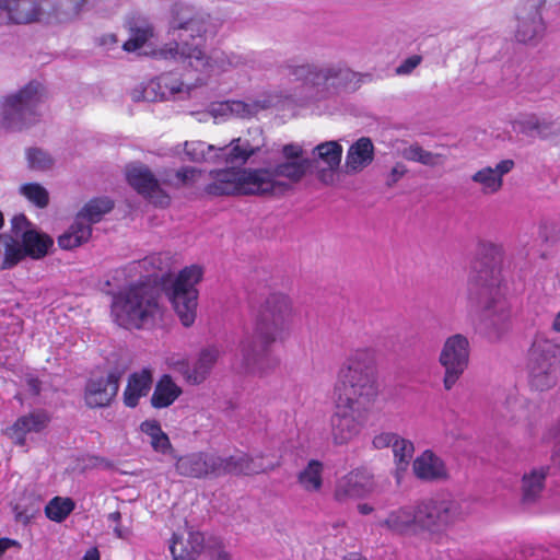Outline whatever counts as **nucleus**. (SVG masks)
Segmentation results:
<instances>
[{"mask_svg":"<svg viewBox=\"0 0 560 560\" xmlns=\"http://www.w3.org/2000/svg\"><path fill=\"white\" fill-rule=\"evenodd\" d=\"M421 62V57L413 55L404 60L397 68L396 73L399 75H406L411 73Z\"/></svg>","mask_w":560,"mask_h":560,"instance_id":"nucleus-52","label":"nucleus"},{"mask_svg":"<svg viewBox=\"0 0 560 560\" xmlns=\"http://www.w3.org/2000/svg\"><path fill=\"white\" fill-rule=\"evenodd\" d=\"M221 27L222 22L218 18L189 7H179L171 22V28L177 32L178 42L163 47L159 55L186 66L190 62L189 54L186 52H191L195 47L203 49L205 44L213 39Z\"/></svg>","mask_w":560,"mask_h":560,"instance_id":"nucleus-3","label":"nucleus"},{"mask_svg":"<svg viewBox=\"0 0 560 560\" xmlns=\"http://www.w3.org/2000/svg\"><path fill=\"white\" fill-rule=\"evenodd\" d=\"M92 234V228L89 223L75 217L71 226L58 237V244L63 249H73L88 242Z\"/></svg>","mask_w":560,"mask_h":560,"instance_id":"nucleus-37","label":"nucleus"},{"mask_svg":"<svg viewBox=\"0 0 560 560\" xmlns=\"http://www.w3.org/2000/svg\"><path fill=\"white\" fill-rule=\"evenodd\" d=\"M420 530L438 533L446 529L460 518V509L455 501L430 500L418 504Z\"/></svg>","mask_w":560,"mask_h":560,"instance_id":"nucleus-11","label":"nucleus"},{"mask_svg":"<svg viewBox=\"0 0 560 560\" xmlns=\"http://www.w3.org/2000/svg\"><path fill=\"white\" fill-rule=\"evenodd\" d=\"M276 463H269L268 465H252L250 456L232 455L223 457V476L224 475H255L266 472L275 469Z\"/></svg>","mask_w":560,"mask_h":560,"instance_id":"nucleus-33","label":"nucleus"},{"mask_svg":"<svg viewBox=\"0 0 560 560\" xmlns=\"http://www.w3.org/2000/svg\"><path fill=\"white\" fill-rule=\"evenodd\" d=\"M373 506L366 504V503H360L358 505V511L362 514V515H368V514H371L373 512Z\"/></svg>","mask_w":560,"mask_h":560,"instance_id":"nucleus-63","label":"nucleus"},{"mask_svg":"<svg viewBox=\"0 0 560 560\" xmlns=\"http://www.w3.org/2000/svg\"><path fill=\"white\" fill-rule=\"evenodd\" d=\"M271 105H273L271 100L254 101L252 103H245L242 101L218 103L213 104L209 112L203 113L199 120L206 121L208 116L213 117L215 121L229 117L246 118L255 115L260 109L270 107Z\"/></svg>","mask_w":560,"mask_h":560,"instance_id":"nucleus-20","label":"nucleus"},{"mask_svg":"<svg viewBox=\"0 0 560 560\" xmlns=\"http://www.w3.org/2000/svg\"><path fill=\"white\" fill-rule=\"evenodd\" d=\"M221 355L222 351L220 347L209 345L198 351L191 363L182 359L173 361L171 366L178 372L188 384L200 385L210 376Z\"/></svg>","mask_w":560,"mask_h":560,"instance_id":"nucleus-13","label":"nucleus"},{"mask_svg":"<svg viewBox=\"0 0 560 560\" xmlns=\"http://www.w3.org/2000/svg\"><path fill=\"white\" fill-rule=\"evenodd\" d=\"M374 487L372 475L365 469H355L341 477L335 489V499L345 502L362 498L372 492Z\"/></svg>","mask_w":560,"mask_h":560,"instance_id":"nucleus-18","label":"nucleus"},{"mask_svg":"<svg viewBox=\"0 0 560 560\" xmlns=\"http://www.w3.org/2000/svg\"><path fill=\"white\" fill-rule=\"evenodd\" d=\"M485 247L490 252L492 253L493 255L495 256H501L502 253H503V249L501 246L499 245H495V244H492V243H488V244H485Z\"/></svg>","mask_w":560,"mask_h":560,"instance_id":"nucleus-62","label":"nucleus"},{"mask_svg":"<svg viewBox=\"0 0 560 560\" xmlns=\"http://www.w3.org/2000/svg\"><path fill=\"white\" fill-rule=\"evenodd\" d=\"M152 372L143 369L129 376L127 387L124 392V402L128 407H136L139 399L147 396L152 386Z\"/></svg>","mask_w":560,"mask_h":560,"instance_id":"nucleus-31","label":"nucleus"},{"mask_svg":"<svg viewBox=\"0 0 560 560\" xmlns=\"http://www.w3.org/2000/svg\"><path fill=\"white\" fill-rule=\"evenodd\" d=\"M558 345L548 339H538L530 351V375L533 385L545 390L556 384L552 369L558 351Z\"/></svg>","mask_w":560,"mask_h":560,"instance_id":"nucleus-12","label":"nucleus"},{"mask_svg":"<svg viewBox=\"0 0 560 560\" xmlns=\"http://www.w3.org/2000/svg\"><path fill=\"white\" fill-rule=\"evenodd\" d=\"M547 476V468L538 467L533 468L528 474H525L522 479V500L525 503H532L540 495L545 478Z\"/></svg>","mask_w":560,"mask_h":560,"instance_id":"nucleus-38","label":"nucleus"},{"mask_svg":"<svg viewBox=\"0 0 560 560\" xmlns=\"http://www.w3.org/2000/svg\"><path fill=\"white\" fill-rule=\"evenodd\" d=\"M19 191L23 197L38 208H45L49 202V194L47 189L38 183L23 184L20 186Z\"/></svg>","mask_w":560,"mask_h":560,"instance_id":"nucleus-46","label":"nucleus"},{"mask_svg":"<svg viewBox=\"0 0 560 560\" xmlns=\"http://www.w3.org/2000/svg\"><path fill=\"white\" fill-rule=\"evenodd\" d=\"M44 98V88L38 82H30L16 93L5 96L0 103V126L20 130L31 125L36 120L37 107Z\"/></svg>","mask_w":560,"mask_h":560,"instance_id":"nucleus-8","label":"nucleus"},{"mask_svg":"<svg viewBox=\"0 0 560 560\" xmlns=\"http://www.w3.org/2000/svg\"><path fill=\"white\" fill-rule=\"evenodd\" d=\"M0 255L2 269H11L27 257L22 240L8 233L0 234Z\"/></svg>","mask_w":560,"mask_h":560,"instance_id":"nucleus-35","label":"nucleus"},{"mask_svg":"<svg viewBox=\"0 0 560 560\" xmlns=\"http://www.w3.org/2000/svg\"><path fill=\"white\" fill-rule=\"evenodd\" d=\"M12 232L14 233L15 237H20L23 234L24 231L31 230L30 225L31 223L27 221L26 217L24 214H18L14 215L12 221Z\"/></svg>","mask_w":560,"mask_h":560,"instance_id":"nucleus-53","label":"nucleus"},{"mask_svg":"<svg viewBox=\"0 0 560 560\" xmlns=\"http://www.w3.org/2000/svg\"><path fill=\"white\" fill-rule=\"evenodd\" d=\"M514 161L506 159L498 162L494 166H485L471 175L475 183L483 195H494L503 186V177L514 168Z\"/></svg>","mask_w":560,"mask_h":560,"instance_id":"nucleus-21","label":"nucleus"},{"mask_svg":"<svg viewBox=\"0 0 560 560\" xmlns=\"http://www.w3.org/2000/svg\"><path fill=\"white\" fill-rule=\"evenodd\" d=\"M100 559H101V556H100L97 548H90L83 557V560H100Z\"/></svg>","mask_w":560,"mask_h":560,"instance_id":"nucleus-61","label":"nucleus"},{"mask_svg":"<svg viewBox=\"0 0 560 560\" xmlns=\"http://www.w3.org/2000/svg\"><path fill=\"white\" fill-rule=\"evenodd\" d=\"M140 429L150 438V444L155 452L166 454L172 448L167 434L162 431L158 421L147 420L141 423Z\"/></svg>","mask_w":560,"mask_h":560,"instance_id":"nucleus-42","label":"nucleus"},{"mask_svg":"<svg viewBox=\"0 0 560 560\" xmlns=\"http://www.w3.org/2000/svg\"><path fill=\"white\" fill-rule=\"evenodd\" d=\"M154 85L161 90V98H167L176 94L188 93L192 86V84L188 82L185 83L177 81L171 74H162L158 78L155 83H151L152 89Z\"/></svg>","mask_w":560,"mask_h":560,"instance_id":"nucleus-45","label":"nucleus"},{"mask_svg":"<svg viewBox=\"0 0 560 560\" xmlns=\"http://www.w3.org/2000/svg\"><path fill=\"white\" fill-rule=\"evenodd\" d=\"M412 470L418 479L424 481H440L448 477L443 459L430 450L416 457L412 463Z\"/></svg>","mask_w":560,"mask_h":560,"instance_id":"nucleus-26","label":"nucleus"},{"mask_svg":"<svg viewBox=\"0 0 560 560\" xmlns=\"http://www.w3.org/2000/svg\"><path fill=\"white\" fill-rule=\"evenodd\" d=\"M282 152L285 158V161L303 160L302 159L303 150L298 144H287L283 147Z\"/></svg>","mask_w":560,"mask_h":560,"instance_id":"nucleus-57","label":"nucleus"},{"mask_svg":"<svg viewBox=\"0 0 560 560\" xmlns=\"http://www.w3.org/2000/svg\"><path fill=\"white\" fill-rule=\"evenodd\" d=\"M374 160V144L368 137H361L347 151L345 170L347 174H357Z\"/></svg>","mask_w":560,"mask_h":560,"instance_id":"nucleus-28","label":"nucleus"},{"mask_svg":"<svg viewBox=\"0 0 560 560\" xmlns=\"http://www.w3.org/2000/svg\"><path fill=\"white\" fill-rule=\"evenodd\" d=\"M21 240L26 256L36 260L44 258L54 244V240L49 235L35 229L24 231L21 235Z\"/></svg>","mask_w":560,"mask_h":560,"instance_id":"nucleus-36","label":"nucleus"},{"mask_svg":"<svg viewBox=\"0 0 560 560\" xmlns=\"http://www.w3.org/2000/svg\"><path fill=\"white\" fill-rule=\"evenodd\" d=\"M202 268L196 265L183 269L172 287L168 289V296L172 305L186 327L195 323L198 306V291L196 284L202 278Z\"/></svg>","mask_w":560,"mask_h":560,"instance_id":"nucleus-9","label":"nucleus"},{"mask_svg":"<svg viewBox=\"0 0 560 560\" xmlns=\"http://www.w3.org/2000/svg\"><path fill=\"white\" fill-rule=\"evenodd\" d=\"M153 36V28L145 24L132 30L130 38L124 43L122 48L128 52L140 49Z\"/></svg>","mask_w":560,"mask_h":560,"instance_id":"nucleus-48","label":"nucleus"},{"mask_svg":"<svg viewBox=\"0 0 560 560\" xmlns=\"http://www.w3.org/2000/svg\"><path fill=\"white\" fill-rule=\"evenodd\" d=\"M294 316L289 296L276 293L264 301L255 316L253 336L243 338L238 345L242 365L248 373H266L269 348L290 336Z\"/></svg>","mask_w":560,"mask_h":560,"instance_id":"nucleus-2","label":"nucleus"},{"mask_svg":"<svg viewBox=\"0 0 560 560\" xmlns=\"http://www.w3.org/2000/svg\"><path fill=\"white\" fill-rule=\"evenodd\" d=\"M323 464L312 459L298 475L299 485L307 492H318L323 486Z\"/></svg>","mask_w":560,"mask_h":560,"instance_id":"nucleus-40","label":"nucleus"},{"mask_svg":"<svg viewBox=\"0 0 560 560\" xmlns=\"http://www.w3.org/2000/svg\"><path fill=\"white\" fill-rule=\"evenodd\" d=\"M74 502L70 498L55 497L51 499L46 508V516L54 522H62L74 510Z\"/></svg>","mask_w":560,"mask_h":560,"instance_id":"nucleus-44","label":"nucleus"},{"mask_svg":"<svg viewBox=\"0 0 560 560\" xmlns=\"http://www.w3.org/2000/svg\"><path fill=\"white\" fill-rule=\"evenodd\" d=\"M12 24L11 0H0V25Z\"/></svg>","mask_w":560,"mask_h":560,"instance_id":"nucleus-58","label":"nucleus"},{"mask_svg":"<svg viewBox=\"0 0 560 560\" xmlns=\"http://www.w3.org/2000/svg\"><path fill=\"white\" fill-rule=\"evenodd\" d=\"M210 182L205 185L208 194L222 195H266L270 190L283 187L276 183L272 175L264 168L228 167L208 174Z\"/></svg>","mask_w":560,"mask_h":560,"instance_id":"nucleus-5","label":"nucleus"},{"mask_svg":"<svg viewBox=\"0 0 560 560\" xmlns=\"http://www.w3.org/2000/svg\"><path fill=\"white\" fill-rule=\"evenodd\" d=\"M223 457L212 453L197 452L180 456L176 464V471L184 477L207 478L223 476Z\"/></svg>","mask_w":560,"mask_h":560,"instance_id":"nucleus-16","label":"nucleus"},{"mask_svg":"<svg viewBox=\"0 0 560 560\" xmlns=\"http://www.w3.org/2000/svg\"><path fill=\"white\" fill-rule=\"evenodd\" d=\"M112 209L113 202L110 199L95 198L85 203L77 215L92 228V224L100 222Z\"/></svg>","mask_w":560,"mask_h":560,"instance_id":"nucleus-41","label":"nucleus"},{"mask_svg":"<svg viewBox=\"0 0 560 560\" xmlns=\"http://www.w3.org/2000/svg\"><path fill=\"white\" fill-rule=\"evenodd\" d=\"M207 175L196 167H184L174 174V178H165L164 182L179 187V186H191L200 182H205Z\"/></svg>","mask_w":560,"mask_h":560,"instance_id":"nucleus-47","label":"nucleus"},{"mask_svg":"<svg viewBox=\"0 0 560 560\" xmlns=\"http://www.w3.org/2000/svg\"><path fill=\"white\" fill-rule=\"evenodd\" d=\"M395 468V478L397 483H400L405 472L407 471L410 460L413 456L415 446L413 443L402 436H398L392 446Z\"/></svg>","mask_w":560,"mask_h":560,"instance_id":"nucleus-39","label":"nucleus"},{"mask_svg":"<svg viewBox=\"0 0 560 560\" xmlns=\"http://www.w3.org/2000/svg\"><path fill=\"white\" fill-rule=\"evenodd\" d=\"M314 161L323 162L326 167L318 172V178L326 185L332 184L335 171L339 167L342 156V147L337 141H326L313 150Z\"/></svg>","mask_w":560,"mask_h":560,"instance_id":"nucleus-24","label":"nucleus"},{"mask_svg":"<svg viewBox=\"0 0 560 560\" xmlns=\"http://www.w3.org/2000/svg\"><path fill=\"white\" fill-rule=\"evenodd\" d=\"M118 388L119 375L116 373L90 380L85 387V401L91 408L105 407L117 395Z\"/></svg>","mask_w":560,"mask_h":560,"instance_id":"nucleus-23","label":"nucleus"},{"mask_svg":"<svg viewBox=\"0 0 560 560\" xmlns=\"http://www.w3.org/2000/svg\"><path fill=\"white\" fill-rule=\"evenodd\" d=\"M514 129L520 130L522 132H529L530 130L535 129L539 135H546L540 124L535 117H528L525 120L516 121L514 124Z\"/></svg>","mask_w":560,"mask_h":560,"instance_id":"nucleus-51","label":"nucleus"},{"mask_svg":"<svg viewBox=\"0 0 560 560\" xmlns=\"http://www.w3.org/2000/svg\"><path fill=\"white\" fill-rule=\"evenodd\" d=\"M418 512V505L393 510L384 521L380 522V526L397 534H417L421 532Z\"/></svg>","mask_w":560,"mask_h":560,"instance_id":"nucleus-25","label":"nucleus"},{"mask_svg":"<svg viewBox=\"0 0 560 560\" xmlns=\"http://www.w3.org/2000/svg\"><path fill=\"white\" fill-rule=\"evenodd\" d=\"M28 165L33 170L45 171L52 165L50 155L40 149H30L27 151Z\"/></svg>","mask_w":560,"mask_h":560,"instance_id":"nucleus-49","label":"nucleus"},{"mask_svg":"<svg viewBox=\"0 0 560 560\" xmlns=\"http://www.w3.org/2000/svg\"><path fill=\"white\" fill-rule=\"evenodd\" d=\"M190 62L187 65L197 71L208 73H223L240 69L247 65L248 58L235 51L213 50L209 56L200 47H195L188 52Z\"/></svg>","mask_w":560,"mask_h":560,"instance_id":"nucleus-14","label":"nucleus"},{"mask_svg":"<svg viewBox=\"0 0 560 560\" xmlns=\"http://www.w3.org/2000/svg\"><path fill=\"white\" fill-rule=\"evenodd\" d=\"M186 156L192 162L217 163L218 147L203 141H186L184 143Z\"/></svg>","mask_w":560,"mask_h":560,"instance_id":"nucleus-43","label":"nucleus"},{"mask_svg":"<svg viewBox=\"0 0 560 560\" xmlns=\"http://www.w3.org/2000/svg\"><path fill=\"white\" fill-rule=\"evenodd\" d=\"M18 545L15 540L9 539V538H0V558L3 556V553L11 548L12 546Z\"/></svg>","mask_w":560,"mask_h":560,"instance_id":"nucleus-60","label":"nucleus"},{"mask_svg":"<svg viewBox=\"0 0 560 560\" xmlns=\"http://www.w3.org/2000/svg\"><path fill=\"white\" fill-rule=\"evenodd\" d=\"M310 166L311 160L304 159L285 161L278 164L273 170L266 168L272 175L273 180L283 186L275 190H270L267 194H281L285 191L288 189V185L281 180H278L277 178L284 177L288 178L291 183H298L304 177Z\"/></svg>","mask_w":560,"mask_h":560,"instance_id":"nucleus-30","label":"nucleus"},{"mask_svg":"<svg viewBox=\"0 0 560 560\" xmlns=\"http://www.w3.org/2000/svg\"><path fill=\"white\" fill-rule=\"evenodd\" d=\"M551 327L555 331L560 332V312L555 316Z\"/></svg>","mask_w":560,"mask_h":560,"instance_id":"nucleus-64","label":"nucleus"},{"mask_svg":"<svg viewBox=\"0 0 560 560\" xmlns=\"http://www.w3.org/2000/svg\"><path fill=\"white\" fill-rule=\"evenodd\" d=\"M377 394L376 350L372 347L353 349L342 361L334 387L330 428L335 444H348L361 433L369 406Z\"/></svg>","mask_w":560,"mask_h":560,"instance_id":"nucleus-1","label":"nucleus"},{"mask_svg":"<svg viewBox=\"0 0 560 560\" xmlns=\"http://www.w3.org/2000/svg\"><path fill=\"white\" fill-rule=\"evenodd\" d=\"M480 285V303L485 327L495 335L503 332L511 319V308L501 291L499 270L482 271L475 280Z\"/></svg>","mask_w":560,"mask_h":560,"instance_id":"nucleus-7","label":"nucleus"},{"mask_svg":"<svg viewBox=\"0 0 560 560\" xmlns=\"http://www.w3.org/2000/svg\"><path fill=\"white\" fill-rule=\"evenodd\" d=\"M49 416L45 411H33L16 419V421L5 430L8 438L19 446H25L26 435L30 433H39L48 425Z\"/></svg>","mask_w":560,"mask_h":560,"instance_id":"nucleus-22","label":"nucleus"},{"mask_svg":"<svg viewBox=\"0 0 560 560\" xmlns=\"http://www.w3.org/2000/svg\"><path fill=\"white\" fill-rule=\"evenodd\" d=\"M222 550L205 544L203 534L192 528L174 533L170 542V551L174 560H205L208 551Z\"/></svg>","mask_w":560,"mask_h":560,"instance_id":"nucleus-17","label":"nucleus"},{"mask_svg":"<svg viewBox=\"0 0 560 560\" xmlns=\"http://www.w3.org/2000/svg\"><path fill=\"white\" fill-rule=\"evenodd\" d=\"M470 343L462 334L447 337L439 354V363L444 369L443 385L451 390L469 364Z\"/></svg>","mask_w":560,"mask_h":560,"instance_id":"nucleus-10","label":"nucleus"},{"mask_svg":"<svg viewBox=\"0 0 560 560\" xmlns=\"http://www.w3.org/2000/svg\"><path fill=\"white\" fill-rule=\"evenodd\" d=\"M160 314L156 298L145 284L131 285L120 291L112 302L114 320L127 329L141 328Z\"/></svg>","mask_w":560,"mask_h":560,"instance_id":"nucleus-6","label":"nucleus"},{"mask_svg":"<svg viewBox=\"0 0 560 560\" xmlns=\"http://www.w3.org/2000/svg\"><path fill=\"white\" fill-rule=\"evenodd\" d=\"M444 161H445V158L442 154L433 153V152L425 150L420 163L423 165H427V166L434 167V166L443 165Z\"/></svg>","mask_w":560,"mask_h":560,"instance_id":"nucleus-55","label":"nucleus"},{"mask_svg":"<svg viewBox=\"0 0 560 560\" xmlns=\"http://www.w3.org/2000/svg\"><path fill=\"white\" fill-rule=\"evenodd\" d=\"M399 434L390 431H382L376 433L372 439V445L375 450L392 447Z\"/></svg>","mask_w":560,"mask_h":560,"instance_id":"nucleus-50","label":"nucleus"},{"mask_svg":"<svg viewBox=\"0 0 560 560\" xmlns=\"http://www.w3.org/2000/svg\"><path fill=\"white\" fill-rule=\"evenodd\" d=\"M257 149L241 138L233 139L229 145L218 147L217 163L245 164L250 156L256 154Z\"/></svg>","mask_w":560,"mask_h":560,"instance_id":"nucleus-32","label":"nucleus"},{"mask_svg":"<svg viewBox=\"0 0 560 560\" xmlns=\"http://www.w3.org/2000/svg\"><path fill=\"white\" fill-rule=\"evenodd\" d=\"M88 0H43L46 8V22L70 23L82 13Z\"/></svg>","mask_w":560,"mask_h":560,"instance_id":"nucleus-27","label":"nucleus"},{"mask_svg":"<svg viewBox=\"0 0 560 560\" xmlns=\"http://www.w3.org/2000/svg\"><path fill=\"white\" fill-rule=\"evenodd\" d=\"M183 393L171 375L164 374L156 383L151 396V405L156 409L170 407Z\"/></svg>","mask_w":560,"mask_h":560,"instance_id":"nucleus-34","label":"nucleus"},{"mask_svg":"<svg viewBox=\"0 0 560 560\" xmlns=\"http://www.w3.org/2000/svg\"><path fill=\"white\" fill-rule=\"evenodd\" d=\"M424 151L425 150L423 148H421L420 145L412 144L408 148H405L401 152V155L404 159H406L408 161L420 163Z\"/></svg>","mask_w":560,"mask_h":560,"instance_id":"nucleus-54","label":"nucleus"},{"mask_svg":"<svg viewBox=\"0 0 560 560\" xmlns=\"http://www.w3.org/2000/svg\"><path fill=\"white\" fill-rule=\"evenodd\" d=\"M407 173V167L402 163H397L389 172L387 185L393 186Z\"/></svg>","mask_w":560,"mask_h":560,"instance_id":"nucleus-56","label":"nucleus"},{"mask_svg":"<svg viewBox=\"0 0 560 560\" xmlns=\"http://www.w3.org/2000/svg\"><path fill=\"white\" fill-rule=\"evenodd\" d=\"M128 183L153 203L165 206L168 197L162 191L158 179L151 171L143 165H132L127 170Z\"/></svg>","mask_w":560,"mask_h":560,"instance_id":"nucleus-19","label":"nucleus"},{"mask_svg":"<svg viewBox=\"0 0 560 560\" xmlns=\"http://www.w3.org/2000/svg\"><path fill=\"white\" fill-rule=\"evenodd\" d=\"M205 560H231V558L225 551L217 550L205 553Z\"/></svg>","mask_w":560,"mask_h":560,"instance_id":"nucleus-59","label":"nucleus"},{"mask_svg":"<svg viewBox=\"0 0 560 560\" xmlns=\"http://www.w3.org/2000/svg\"><path fill=\"white\" fill-rule=\"evenodd\" d=\"M546 0H521L516 9L515 38L523 44L536 43L545 31L541 8Z\"/></svg>","mask_w":560,"mask_h":560,"instance_id":"nucleus-15","label":"nucleus"},{"mask_svg":"<svg viewBox=\"0 0 560 560\" xmlns=\"http://www.w3.org/2000/svg\"><path fill=\"white\" fill-rule=\"evenodd\" d=\"M46 21V8L43 0H11L12 24H28Z\"/></svg>","mask_w":560,"mask_h":560,"instance_id":"nucleus-29","label":"nucleus"},{"mask_svg":"<svg viewBox=\"0 0 560 560\" xmlns=\"http://www.w3.org/2000/svg\"><path fill=\"white\" fill-rule=\"evenodd\" d=\"M283 73L300 81V91L294 96L301 102L319 101L346 86L355 78V73L342 65L318 67L310 63H288Z\"/></svg>","mask_w":560,"mask_h":560,"instance_id":"nucleus-4","label":"nucleus"}]
</instances>
